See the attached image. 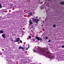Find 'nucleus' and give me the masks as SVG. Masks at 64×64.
<instances>
[{"label": "nucleus", "instance_id": "nucleus-6", "mask_svg": "<svg viewBox=\"0 0 64 64\" xmlns=\"http://www.w3.org/2000/svg\"><path fill=\"white\" fill-rule=\"evenodd\" d=\"M29 22L30 24V25H32V24H33V22H32V21H31V20H29Z\"/></svg>", "mask_w": 64, "mask_h": 64}, {"label": "nucleus", "instance_id": "nucleus-20", "mask_svg": "<svg viewBox=\"0 0 64 64\" xmlns=\"http://www.w3.org/2000/svg\"><path fill=\"white\" fill-rule=\"evenodd\" d=\"M62 48H64V46L63 45H62Z\"/></svg>", "mask_w": 64, "mask_h": 64}, {"label": "nucleus", "instance_id": "nucleus-23", "mask_svg": "<svg viewBox=\"0 0 64 64\" xmlns=\"http://www.w3.org/2000/svg\"><path fill=\"white\" fill-rule=\"evenodd\" d=\"M33 28V26H32V28Z\"/></svg>", "mask_w": 64, "mask_h": 64}, {"label": "nucleus", "instance_id": "nucleus-16", "mask_svg": "<svg viewBox=\"0 0 64 64\" xmlns=\"http://www.w3.org/2000/svg\"><path fill=\"white\" fill-rule=\"evenodd\" d=\"M41 8L42 9H43V8H44V6H42L41 7Z\"/></svg>", "mask_w": 64, "mask_h": 64}, {"label": "nucleus", "instance_id": "nucleus-5", "mask_svg": "<svg viewBox=\"0 0 64 64\" xmlns=\"http://www.w3.org/2000/svg\"><path fill=\"white\" fill-rule=\"evenodd\" d=\"M20 41V38H17L16 39V40L15 41V42H19V41Z\"/></svg>", "mask_w": 64, "mask_h": 64}, {"label": "nucleus", "instance_id": "nucleus-22", "mask_svg": "<svg viewBox=\"0 0 64 64\" xmlns=\"http://www.w3.org/2000/svg\"><path fill=\"white\" fill-rule=\"evenodd\" d=\"M28 47H29V44H28Z\"/></svg>", "mask_w": 64, "mask_h": 64}, {"label": "nucleus", "instance_id": "nucleus-7", "mask_svg": "<svg viewBox=\"0 0 64 64\" xmlns=\"http://www.w3.org/2000/svg\"><path fill=\"white\" fill-rule=\"evenodd\" d=\"M60 4L62 5H64V1H62L60 2Z\"/></svg>", "mask_w": 64, "mask_h": 64}, {"label": "nucleus", "instance_id": "nucleus-26", "mask_svg": "<svg viewBox=\"0 0 64 64\" xmlns=\"http://www.w3.org/2000/svg\"><path fill=\"white\" fill-rule=\"evenodd\" d=\"M46 50H47V48H46Z\"/></svg>", "mask_w": 64, "mask_h": 64}, {"label": "nucleus", "instance_id": "nucleus-21", "mask_svg": "<svg viewBox=\"0 0 64 64\" xmlns=\"http://www.w3.org/2000/svg\"><path fill=\"white\" fill-rule=\"evenodd\" d=\"M28 48H29V47H28V48H26V50H28Z\"/></svg>", "mask_w": 64, "mask_h": 64}, {"label": "nucleus", "instance_id": "nucleus-27", "mask_svg": "<svg viewBox=\"0 0 64 64\" xmlns=\"http://www.w3.org/2000/svg\"><path fill=\"white\" fill-rule=\"evenodd\" d=\"M24 44H25V43H24Z\"/></svg>", "mask_w": 64, "mask_h": 64}, {"label": "nucleus", "instance_id": "nucleus-9", "mask_svg": "<svg viewBox=\"0 0 64 64\" xmlns=\"http://www.w3.org/2000/svg\"><path fill=\"white\" fill-rule=\"evenodd\" d=\"M19 48V49H25V48L22 47L21 46H20Z\"/></svg>", "mask_w": 64, "mask_h": 64}, {"label": "nucleus", "instance_id": "nucleus-14", "mask_svg": "<svg viewBox=\"0 0 64 64\" xmlns=\"http://www.w3.org/2000/svg\"><path fill=\"white\" fill-rule=\"evenodd\" d=\"M28 38L29 39H31V36H28Z\"/></svg>", "mask_w": 64, "mask_h": 64}, {"label": "nucleus", "instance_id": "nucleus-4", "mask_svg": "<svg viewBox=\"0 0 64 64\" xmlns=\"http://www.w3.org/2000/svg\"><path fill=\"white\" fill-rule=\"evenodd\" d=\"M38 16H37L36 17V19H34V18H32V19L33 21H34V22H36V19H37L38 18Z\"/></svg>", "mask_w": 64, "mask_h": 64}, {"label": "nucleus", "instance_id": "nucleus-25", "mask_svg": "<svg viewBox=\"0 0 64 64\" xmlns=\"http://www.w3.org/2000/svg\"><path fill=\"white\" fill-rule=\"evenodd\" d=\"M50 0V1H51V0Z\"/></svg>", "mask_w": 64, "mask_h": 64}, {"label": "nucleus", "instance_id": "nucleus-10", "mask_svg": "<svg viewBox=\"0 0 64 64\" xmlns=\"http://www.w3.org/2000/svg\"><path fill=\"white\" fill-rule=\"evenodd\" d=\"M29 15H30V16H32V15L33 14H32V12H30V13L28 14Z\"/></svg>", "mask_w": 64, "mask_h": 64}, {"label": "nucleus", "instance_id": "nucleus-19", "mask_svg": "<svg viewBox=\"0 0 64 64\" xmlns=\"http://www.w3.org/2000/svg\"><path fill=\"white\" fill-rule=\"evenodd\" d=\"M20 43H22V40H20Z\"/></svg>", "mask_w": 64, "mask_h": 64}, {"label": "nucleus", "instance_id": "nucleus-11", "mask_svg": "<svg viewBox=\"0 0 64 64\" xmlns=\"http://www.w3.org/2000/svg\"><path fill=\"white\" fill-rule=\"evenodd\" d=\"M38 22H39V19H37L36 20V24H38Z\"/></svg>", "mask_w": 64, "mask_h": 64}, {"label": "nucleus", "instance_id": "nucleus-1", "mask_svg": "<svg viewBox=\"0 0 64 64\" xmlns=\"http://www.w3.org/2000/svg\"><path fill=\"white\" fill-rule=\"evenodd\" d=\"M37 49V52L40 54H44L45 52V50L41 49V48L40 47H38Z\"/></svg>", "mask_w": 64, "mask_h": 64}, {"label": "nucleus", "instance_id": "nucleus-18", "mask_svg": "<svg viewBox=\"0 0 64 64\" xmlns=\"http://www.w3.org/2000/svg\"><path fill=\"white\" fill-rule=\"evenodd\" d=\"M50 41H51V40H50L48 41V42H50Z\"/></svg>", "mask_w": 64, "mask_h": 64}, {"label": "nucleus", "instance_id": "nucleus-2", "mask_svg": "<svg viewBox=\"0 0 64 64\" xmlns=\"http://www.w3.org/2000/svg\"><path fill=\"white\" fill-rule=\"evenodd\" d=\"M45 55L48 56V58H51L52 59H53L54 58V56L53 55H52V54H51L49 53V52H46V53L45 54Z\"/></svg>", "mask_w": 64, "mask_h": 64}, {"label": "nucleus", "instance_id": "nucleus-17", "mask_svg": "<svg viewBox=\"0 0 64 64\" xmlns=\"http://www.w3.org/2000/svg\"><path fill=\"white\" fill-rule=\"evenodd\" d=\"M2 8V5H1V4H0V8Z\"/></svg>", "mask_w": 64, "mask_h": 64}, {"label": "nucleus", "instance_id": "nucleus-13", "mask_svg": "<svg viewBox=\"0 0 64 64\" xmlns=\"http://www.w3.org/2000/svg\"><path fill=\"white\" fill-rule=\"evenodd\" d=\"M56 25L55 24H54L53 25V27L55 28L56 27Z\"/></svg>", "mask_w": 64, "mask_h": 64}, {"label": "nucleus", "instance_id": "nucleus-12", "mask_svg": "<svg viewBox=\"0 0 64 64\" xmlns=\"http://www.w3.org/2000/svg\"><path fill=\"white\" fill-rule=\"evenodd\" d=\"M4 32V31H3L2 30H1L0 31V33H3Z\"/></svg>", "mask_w": 64, "mask_h": 64}, {"label": "nucleus", "instance_id": "nucleus-15", "mask_svg": "<svg viewBox=\"0 0 64 64\" xmlns=\"http://www.w3.org/2000/svg\"><path fill=\"white\" fill-rule=\"evenodd\" d=\"M48 36H46L45 37L46 39H48Z\"/></svg>", "mask_w": 64, "mask_h": 64}, {"label": "nucleus", "instance_id": "nucleus-28", "mask_svg": "<svg viewBox=\"0 0 64 64\" xmlns=\"http://www.w3.org/2000/svg\"><path fill=\"white\" fill-rule=\"evenodd\" d=\"M24 44H25V43H24Z\"/></svg>", "mask_w": 64, "mask_h": 64}, {"label": "nucleus", "instance_id": "nucleus-3", "mask_svg": "<svg viewBox=\"0 0 64 64\" xmlns=\"http://www.w3.org/2000/svg\"><path fill=\"white\" fill-rule=\"evenodd\" d=\"M35 38L36 39H37L38 41H39V40H40V41H41L42 40V38H40V37L38 36L36 37Z\"/></svg>", "mask_w": 64, "mask_h": 64}, {"label": "nucleus", "instance_id": "nucleus-8", "mask_svg": "<svg viewBox=\"0 0 64 64\" xmlns=\"http://www.w3.org/2000/svg\"><path fill=\"white\" fill-rule=\"evenodd\" d=\"M2 37H3V38H5V34H3L2 35Z\"/></svg>", "mask_w": 64, "mask_h": 64}, {"label": "nucleus", "instance_id": "nucleus-24", "mask_svg": "<svg viewBox=\"0 0 64 64\" xmlns=\"http://www.w3.org/2000/svg\"><path fill=\"white\" fill-rule=\"evenodd\" d=\"M34 52H35V50H34Z\"/></svg>", "mask_w": 64, "mask_h": 64}]
</instances>
